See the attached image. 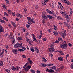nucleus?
Here are the masks:
<instances>
[{"instance_id": "1", "label": "nucleus", "mask_w": 73, "mask_h": 73, "mask_svg": "<svg viewBox=\"0 0 73 73\" xmlns=\"http://www.w3.org/2000/svg\"><path fill=\"white\" fill-rule=\"evenodd\" d=\"M50 48H48L50 52H51V53L53 52H54V48L53 45L52 43L50 44Z\"/></svg>"}, {"instance_id": "2", "label": "nucleus", "mask_w": 73, "mask_h": 73, "mask_svg": "<svg viewBox=\"0 0 73 73\" xmlns=\"http://www.w3.org/2000/svg\"><path fill=\"white\" fill-rule=\"evenodd\" d=\"M23 46V44L22 43H17L14 45V48L16 49L18 48V47H22Z\"/></svg>"}, {"instance_id": "3", "label": "nucleus", "mask_w": 73, "mask_h": 73, "mask_svg": "<svg viewBox=\"0 0 73 73\" xmlns=\"http://www.w3.org/2000/svg\"><path fill=\"white\" fill-rule=\"evenodd\" d=\"M60 46L62 49H65L68 47V44H66V43H64L62 44Z\"/></svg>"}, {"instance_id": "4", "label": "nucleus", "mask_w": 73, "mask_h": 73, "mask_svg": "<svg viewBox=\"0 0 73 73\" xmlns=\"http://www.w3.org/2000/svg\"><path fill=\"white\" fill-rule=\"evenodd\" d=\"M25 38H26V41H27V42H29V44H30V45H32V44H31V43H32V42H33V41H32V40L30 39H28V38L27 37H26Z\"/></svg>"}, {"instance_id": "5", "label": "nucleus", "mask_w": 73, "mask_h": 73, "mask_svg": "<svg viewBox=\"0 0 73 73\" xmlns=\"http://www.w3.org/2000/svg\"><path fill=\"white\" fill-rule=\"evenodd\" d=\"M31 68V66L29 65L25 68V71L26 72H28V71Z\"/></svg>"}, {"instance_id": "6", "label": "nucleus", "mask_w": 73, "mask_h": 73, "mask_svg": "<svg viewBox=\"0 0 73 73\" xmlns=\"http://www.w3.org/2000/svg\"><path fill=\"white\" fill-rule=\"evenodd\" d=\"M66 31H63V33L61 34V36L63 38H65V37L64 36H66Z\"/></svg>"}, {"instance_id": "7", "label": "nucleus", "mask_w": 73, "mask_h": 73, "mask_svg": "<svg viewBox=\"0 0 73 73\" xmlns=\"http://www.w3.org/2000/svg\"><path fill=\"white\" fill-rule=\"evenodd\" d=\"M46 72H48L49 73H53V72H54V70L52 69H49L48 68L46 69Z\"/></svg>"}, {"instance_id": "8", "label": "nucleus", "mask_w": 73, "mask_h": 73, "mask_svg": "<svg viewBox=\"0 0 73 73\" xmlns=\"http://www.w3.org/2000/svg\"><path fill=\"white\" fill-rule=\"evenodd\" d=\"M45 14H46V12L45 11H44L43 13H42V17L43 19H46V17H45Z\"/></svg>"}, {"instance_id": "9", "label": "nucleus", "mask_w": 73, "mask_h": 73, "mask_svg": "<svg viewBox=\"0 0 73 73\" xmlns=\"http://www.w3.org/2000/svg\"><path fill=\"white\" fill-rule=\"evenodd\" d=\"M40 35L39 36H37V37L39 39H41V37H42V31H40Z\"/></svg>"}, {"instance_id": "10", "label": "nucleus", "mask_w": 73, "mask_h": 73, "mask_svg": "<svg viewBox=\"0 0 73 73\" xmlns=\"http://www.w3.org/2000/svg\"><path fill=\"white\" fill-rule=\"evenodd\" d=\"M48 18H49V19L50 20H51V19H53V17L51 16L46 15V19H48Z\"/></svg>"}, {"instance_id": "11", "label": "nucleus", "mask_w": 73, "mask_h": 73, "mask_svg": "<svg viewBox=\"0 0 73 73\" xmlns=\"http://www.w3.org/2000/svg\"><path fill=\"white\" fill-rule=\"evenodd\" d=\"M4 31L3 27H2L1 25H0V32H3Z\"/></svg>"}, {"instance_id": "12", "label": "nucleus", "mask_w": 73, "mask_h": 73, "mask_svg": "<svg viewBox=\"0 0 73 73\" xmlns=\"http://www.w3.org/2000/svg\"><path fill=\"white\" fill-rule=\"evenodd\" d=\"M17 49L16 50H12V52L14 54H16L17 53Z\"/></svg>"}, {"instance_id": "13", "label": "nucleus", "mask_w": 73, "mask_h": 73, "mask_svg": "<svg viewBox=\"0 0 73 73\" xmlns=\"http://www.w3.org/2000/svg\"><path fill=\"white\" fill-rule=\"evenodd\" d=\"M11 24L13 25V27L14 28H16V24L15 23H14V22L13 21H11Z\"/></svg>"}, {"instance_id": "14", "label": "nucleus", "mask_w": 73, "mask_h": 73, "mask_svg": "<svg viewBox=\"0 0 73 73\" xmlns=\"http://www.w3.org/2000/svg\"><path fill=\"white\" fill-rule=\"evenodd\" d=\"M58 60H59V61H62L64 60V59H63V57H59L58 58Z\"/></svg>"}, {"instance_id": "15", "label": "nucleus", "mask_w": 73, "mask_h": 73, "mask_svg": "<svg viewBox=\"0 0 73 73\" xmlns=\"http://www.w3.org/2000/svg\"><path fill=\"white\" fill-rule=\"evenodd\" d=\"M3 65L4 63H3V61H0V66H3Z\"/></svg>"}, {"instance_id": "16", "label": "nucleus", "mask_w": 73, "mask_h": 73, "mask_svg": "<svg viewBox=\"0 0 73 73\" xmlns=\"http://www.w3.org/2000/svg\"><path fill=\"white\" fill-rule=\"evenodd\" d=\"M35 50L36 53H38L39 52V50L38 49V48L37 47H35Z\"/></svg>"}, {"instance_id": "17", "label": "nucleus", "mask_w": 73, "mask_h": 73, "mask_svg": "<svg viewBox=\"0 0 73 73\" xmlns=\"http://www.w3.org/2000/svg\"><path fill=\"white\" fill-rule=\"evenodd\" d=\"M30 50H31V52H35V51L34 48L33 47H32L30 48Z\"/></svg>"}, {"instance_id": "18", "label": "nucleus", "mask_w": 73, "mask_h": 73, "mask_svg": "<svg viewBox=\"0 0 73 73\" xmlns=\"http://www.w3.org/2000/svg\"><path fill=\"white\" fill-rule=\"evenodd\" d=\"M16 15L17 17H20V18H21L22 17V15L19 13H17Z\"/></svg>"}, {"instance_id": "19", "label": "nucleus", "mask_w": 73, "mask_h": 73, "mask_svg": "<svg viewBox=\"0 0 73 73\" xmlns=\"http://www.w3.org/2000/svg\"><path fill=\"white\" fill-rule=\"evenodd\" d=\"M58 41H63V40H62V38L61 37H59L58 38Z\"/></svg>"}, {"instance_id": "20", "label": "nucleus", "mask_w": 73, "mask_h": 73, "mask_svg": "<svg viewBox=\"0 0 73 73\" xmlns=\"http://www.w3.org/2000/svg\"><path fill=\"white\" fill-rule=\"evenodd\" d=\"M53 33L55 36H57L58 35V33L56 31H54Z\"/></svg>"}, {"instance_id": "21", "label": "nucleus", "mask_w": 73, "mask_h": 73, "mask_svg": "<svg viewBox=\"0 0 73 73\" xmlns=\"http://www.w3.org/2000/svg\"><path fill=\"white\" fill-rule=\"evenodd\" d=\"M34 20V18H32L31 21V22L33 24H35V21L33 20Z\"/></svg>"}, {"instance_id": "22", "label": "nucleus", "mask_w": 73, "mask_h": 73, "mask_svg": "<svg viewBox=\"0 0 73 73\" xmlns=\"http://www.w3.org/2000/svg\"><path fill=\"white\" fill-rule=\"evenodd\" d=\"M28 65H29V62H28L25 64V65L23 66V68H25V67L27 66H28Z\"/></svg>"}, {"instance_id": "23", "label": "nucleus", "mask_w": 73, "mask_h": 73, "mask_svg": "<svg viewBox=\"0 0 73 73\" xmlns=\"http://www.w3.org/2000/svg\"><path fill=\"white\" fill-rule=\"evenodd\" d=\"M20 69V67L18 66H16L15 67V71H17V70H19Z\"/></svg>"}, {"instance_id": "24", "label": "nucleus", "mask_w": 73, "mask_h": 73, "mask_svg": "<svg viewBox=\"0 0 73 73\" xmlns=\"http://www.w3.org/2000/svg\"><path fill=\"white\" fill-rule=\"evenodd\" d=\"M27 19L28 21H31L32 20V18L29 17H27Z\"/></svg>"}, {"instance_id": "25", "label": "nucleus", "mask_w": 73, "mask_h": 73, "mask_svg": "<svg viewBox=\"0 0 73 73\" xmlns=\"http://www.w3.org/2000/svg\"><path fill=\"white\" fill-rule=\"evenodd\" d=\"M17 40L19 41H20L21 40H22L23 38L21 37H19L17 38Z\"/></svg>"}, {"instance_id": "26", "label": "nucleus", "mask_w": 73, "mask_h": 73, "mask_svg": "<svg viewBox=\"0 0 73 73\" xmlns=\"http://www.w3.org/2000/svg\"><path fill=\"white\" fill-rule=\"evenodd\" d=\"M53 27H54V30H55V31H57V26L54 25H53Z\"/></svg>"}, {"instance_id": "27", "label": "nucleus", "mask_w": 73, "mask_h": 73, "mask_svg": "<svg viewBox=\"0 0 73 73\" xmlns=\"http://www.w3.org/2000/svg\"><path fill=\"white\" fill-rule=\"evenodd\" d=\"M12 69L14 70V71H16V67L14 66H13L11 68Z\"/></svg>"}, {"instance_id": "28", "label": "nucleus", "mask_w": 73, "mask_h": 73, "mask_svg": "<svg viewBox=\"0 0 73 73\" xmlns=\"http://www.w3.org/2000/svg\"><path fill=\"white\" fill-rule=\"evenodd\" d=\"M18 52H24V50L22 49H19L17 50Z\"/></svg>"}, {"instance_id": "29", "label": "nucleus", "mask_w": 73, "mask_h": 73, "mask_svg": "<svg viewBox=\"0 0 73 73\" xmlns=\"http://www.w3.org/2000/svg\"><path fill=\"white\" fill-rule=\"evenodd\" d=\"M30 71L31 73H35L36 72V71L35 70H33V69H31L30 70Z\"/></svg>"}, {"instance_id": "30", "label": "nucleus", "mask_w": 73, "mask_h": 73, "mask_svg": "<svg viewBox=\"0 0 73 73\" xmlns=\"http://www.w3.org/2000/svg\"><path fill=\"white\" fill-rule=\"evenodd\" d=\"M65 3H66V4H68V5H70L71 4V3L69 1H67Z\"/></svg>"}, {"instance_id": "31", "label": "nucleus", "mask_w": 73, "mask_h": 73, "mask_svg": "<svg viewBox=\"0 0 73 73\" xmlns=\"http://www.w3.org/2000/svg\"><path fill=\"white\" fill-rule=\"evenodd\" d=\"M46 11L47 12V13H48L49 14H50V13H51L50 12H51L48 9H47Z\"/></svg>"}, {"instance_id": "32", "label": "nucleus", "mask_w": 73, "mask_h": 73, "mask_svg": "<svg viewBox=\"0 0 73 73\" xmlns=\"http://www.w3.org/2000/svg\"><path fill=\"white\" fill-rule=\"evenodd\" d=\"M2 6L4 9H6L7 8V7H6V5L4 4H2Z\"/></svg>"}, {"instance_id": "33", "label": "nucleus", "mask_w": 73, "mask_h": 73, "mask_svg": "<svg viewBox=\"0 0 73 73\" xmlns=\"http://www.w3.org/2000/svg\"><path fill=\"white\" fill-rule=\"evenodd\" d=\"M41 65L42 66L45 67V66H46V64L44 63H42Z\"/></svg>"}, {"instance_id": "34", "label": "nucleus", "mask_w": 73, "mask_h": 73, "mask_svg": "<svg viewBox=\"0 0 73 73\" xmlns=\"http://www.w3.org/2000/svg\"><path fill=\"white\" fill-rule=\"evenodd\" d=\"M60 7L61 9L62 10V9H64V7H63V6H62V5H60Z\"/></svg>"}, {"instance_id": "35", "label": "nucleus", "mask_w": 73, "mask_h": 73, "mask_svg": "<svg viewBox=\"0 0 73 73\" xmlns=\"http://www.w3.org/2000/svg\"><path fill=\"white\" fill-rule=\"evenodd\" d=\"M72 13H73V11H72V9H70V14H72Z\"/></svg>"}, {"instance_id": "36", "label": "nucleus", "mask_w": 73, "mask_h": 73, "mask_svg": "<svg viewBox=\"0 0 73 73\" xmlns=\"http://www.w3.org/2000/svg\"><path fill=\"white\" fill-rule=\"evenodd\" d=\"M53 64H48V66H53Z\"/></svg>"}, {"instance_id": "37", "label": "nucleus", "mask_w": 73, "mask_h": 73, "mask_svg": "<svg viewBox=\"0 0 73 73\" xmlns=\"http://www.w3.org/2000/svg\"><path fill=\"white\" fill-rule=\"evenodd\" d=\"M5 70L7 73H9V72H10V70H9L8 69H5Z\"/></svg>"}, {"instance_id": "38", "label": "nucleus", "mask_w": 73, "mask_h": 73, "mask_svg": "<svg viewBox=\"0 0 73 73\" xmlns=\"http://www.w3.org/2000/svg\"><path fill=\"white\" fill-rule=\"evenodd\" d=\"M51 69H56L57 68V67L55 66H54L53 67H51Z\"/></svg>"}, {"instance_id": "39", "label": "nucleus", "mask_w": 73, "mask_h": 73, "mask_svg": "<svg viewBox=\"0 0 73 73\" xmlns=\"http://www.w3.org/2000/svg\"><path fill=\"white\" fill-rule=\"evenodd\" d=\"M5 1L6 4H9V1H8V0H5Z\"/></svg>"}, {"instance_id": "40", "label": "nucleus", "mask_w": 73, "mask_h": 73, "mask_svg": "<svg viewBox=\"0 0 73 73\" xmlns=\"http://www.w3.org/2000/svg\"><path fill=\"white\" fill-rule=\"evenodd\" d=\"M46 0H44V1L43 3H42V4H43L44 5H46Z\"/></svg>"}, {"instance_id": "41", "label": "nucleus", "mask_w": 73, "mask_h": 73, "mask_svg": "<svg viewBox=\"0 0 73 73\" xmlns=\"http://www.w3.org/2000/svg\"><path fill=\"white\" fill-rule=\"evenodd\" d=\"M27 23L29 25H32V22L30 21H28Z\"/></svg>"}, {"instance_id": "42", "label": "nucleus", "mask_w": 73, "mask_h": 73, "mask_svg": "<svg viewBox=\"0 0 73 73\" xmlns=\"http://www.w3.org/2000/svg\"><path fill=\"white\" fill-rule=\"evenodd\" d=\"M26 27L27 28H29V27H30L31 26L28 24H27L26 25Z\"/></svg>"}, {"instance_id": "43", "label": "nucleus", "mask_w": 73, "mask_h": 73, "mask_svg": "<svg viewBox=\"0 0 73 73\" xmlns=\"http://www.w3.org/2000/svg\"><path fill=\"white\" fill-rule=\"evenodd\" d=\"M1 23H2L5 24V21H4L3 20H1Z\"/></svg>"}, {"instance_id": "44", "label": "nucleus", "mask_w": 73, "mask_h": 73, "mask_svg": "<svg viewBox=\"0 0 73 73\" xmlns=\"http://www.w3.org/2000/svg\"><path fill=\"white\" fill-rule=\"evenodd\" d=\"M50 56L51 57V58H53V54H50Z\"/></svg>"}, {"instance_id": "45", "label": "nucleus", "mask_w": 73, "mask_h": 73, "mask_svg": "<svg viewBox=\"0 0 73 73\" xmlns=\"http://www.w3.org/2000/svg\"><path fill=\"white\" fill-rule=\"evenodd\" d=\"M4 54V50H2V52L0 54V56H1Z\"/></svg>"}, {"instance_id": "46", "label": "nucleus", "mask_w": 73, "mask_h": 73, "mask_svg": "<svg viewBox=\"0 0 73 73\" xmlns=\"http://www.w3.org/2000/svg\"><path fill=\"white\" fill-rule=\"evenodd\" d=\"M59 53H60L61 54V55H64V52H63L61 51H60L59 52Z\"/></svg>"}, {"instance_id": "47", "label": "nucleus", "mask_w": 73, "mask_h": 73, "mask_svg": "<svg viewBox=\"0 0 73 73\" xmlns=\"http://www.w3.org/2000/svg\"><path fill=\"white\" fill-rule=\"evenodd\" d=\"M68 57H69V54H67L66 56V60H67V58H68Z\"/></svg>"}, {"instance_id": "48", "label": "nucleus", "mask_w": 73, "mask_h": 73, "mask_svg": "<svg viewBox=\"0 0 73 73\" xmlns=\"http://www.w3.org/2000/svg\"><path fill=\"white\" fill-rule=\"evenodd\" d=\"M21 48L23 49L24 50H26V48H25V47H24V46L22 47H21Z\"/></svg>"}, {"instance_id": "49", "label": "nucleus", "mask_w": 73, "mask_h": 73, "mask_svg": "<svg viewBox=\"0 0 73 73\" xmlns=\"http://www.w3.org/2000/svg\"><path fill=\"white\" fill-rule=\"evenodd\" d=\"M29 62L30 64H33V62H32V61L31 60Z\"/></svg>"}, {"instance_id": "50", "label": "nucleus", "mask_w": 73, "mask_h": 73, "mask_svg": "<svg viewBox=\"0 0 73 73\" xmlns=\"http://www.w3.org/2000/svg\"><path fill=\"white\" fill-rule=\"evenodd\" d=\"M62 1L64 3H66V0H62Z\"/></svg>"}, {"instance_id": "51", "label": "nucleus", "mask_w": 73, "mask_h": 73, "mask_svg": "<svg viewBox=\"0 0 73 73\" xmlns=\"http://www.w3.org/2000/svg\"><path fill=\"white\" fill-rule=\"evenodd\" d=\"M5 47L6 49H8L9 48V47L8 45H5Z\"/></svg>"}, {"instance_id": "52", "label": "nucleus", "mask_w": 73, "mask_h": 73, "mask_svg": "<svg viewBox=\"0 0 73 73\" xmlns=\"http://www.w3.org/2000/svg\"><path fill=\"white\" fill-rule=\"evenodd\" d=\"M36 73H41V72L39 70H38L36 71Z\"/></svg>"}, {"instance_id": "53", "label": "nucleus", "mask_w": 73, "mask_h": 73, "mask_svg": "<svg viewBox=\"0 0 73 73\" xmlns=\"http://www.w3.org/2000/svg\"><path fill=\"white\" fill-rule=\"evenodd\" d=\"M8 12L9 13H11V11L10 10H8Z\"/></svg>"}, {"instance_id": "54", "label": "nucleus", "mask_w": 73, "mask_h": 73, "mask_svg": "<svg viewBox=\"0 0 73 73\" xmlns=\"http://www.w3.org/2000/svg\"><path fill=\"white\" fill-rule=\"evenodd\" d=\"M59 41L56 40L55 41V43H56V44H58V43H59Z\"/></svg>"}, {"instance_id": "55", "label": "nucleus", "mask_w": 73, "mask_h": 73, "mask_svg": "<svg viewBox=\"0 0 73 73\" xmlns=\"http://www.w3.org/2000/svg\"><path fill=\"white\" fill-rule=\"evenodd\" d=\"M64 25H66V26H67V25H68V24L66 22H64Z\"/></svg>"}, {"instance_id": "56", "label": "nucleus", "mask_w": 73, "mask_h": 73, "mask_svg": "<svg viewBox=\"0 0 73 73\" xmlns=\"http://www.w3.org/2000/svg\"><path fill=\"white\" fill-rule=\"evenodd\" d=\"M12 15L13 16H15V15H16V14H15V13L14 12H13L12 13Z\"/></svg>"}, {"instance_id": "57", "label": "nucleus", "mask_w": 73, "mask_h": 73, "mask_svg": "<svg viewBox=\"0 0 73 73\" xmlns=\"http://www.w3.org/2000/svg\"><path fill=\"white\" fill-rule=\"evenodd\" d=\"M68 45H69V46L70 47L72 46V44L70 43H68Z\"/></svg>"}, {"instance_id": "58", "label": "nucleus", "mask_w": 73, "mask_h": 73, "mask_svg": "<svg viewBox=\"0 0 73 73\" xmlns=\"http://www.w3.org/2000/svg\"><path fill=\"white\" fill-rule=\"evenodd\" d=\"M16 41V40L15 39L13 40L12 41V44H13Z\"/></svg>"}, {"instance_id": "59", "label": "nucleus", "mask_w": 73, "mask_h": 73, "mask_svg": "<svg viewBox=\"0 0 73 73\" xmlns=\"http://www.w3.org/2000/svg\"><path fill=\"white\" fill-rule=\"evenodd\" d=\"M66 19H68L69 18V16L68 15H66V16H65Z\"/></svg>"}, {"instance_id": "60", "label": "nucleus", "mask_w": 73, "mask_h": 73, "mask_svg": "<svg viewBox=\"0 0 73 73\" xmlns=\"http://www.w3.org/2000/svg\"><path fill=\"white\" fill-rule=\"evenodd\" d=\"M22 57L23 58H26V56H25V55H22Z\"/></svg>"}, {"instance_id": "61", "label": "nucleus", "mask_w": 73, "mask_h": 73, "mask_svg": "<svg viewBox=\"0 0 73 73\" xmlns=\"http://www.w3.org/2000/svg\"><path fill=\"white\" fill-rule=\"evenodd\" d=\"M42 41H46V39L44 38H43L42 39Z\"/></svg>"}, {"instance_id": "62", "label": "nucleus", "mask_w": 73, "mask_h": 73, "mask_svg": "<svg viewBox=\"0 0 73 73\" xmlns=\"http://www.w3.org/2000/svg\"><path fill=\"white\" fill-rule=\"evenodd\" d=\"M23 32H25V29L23 28Z\"/></svg>"}, {"instance_id": "63", "label": "nucleus", "mask_w": 73, "mask_h": 73, "mask_svg": "<svg viewBox=\"0 0 73 73\" xmlns=\"http://www.w3.org/2000/svg\"><path fill=\"white\" fill-rule=\"evenodd\" d=\"M64 68V67L63 66H60V69H63Z\"/></svg>"}, {"instance_id": "64", "label": "nucleus", "mask_w": 73, "mask_h": 73, "mask_svg": "<svg viewBox=\"0 0 73 73\" xmlns=\"http://www.w3.org/2000/svg\"><path fill=\"white\" fill-rule=\"evenodd\" d=\"M8 26L9 28H11V24L9 23L8 25Z\"/></svg>"}]
</instances>
